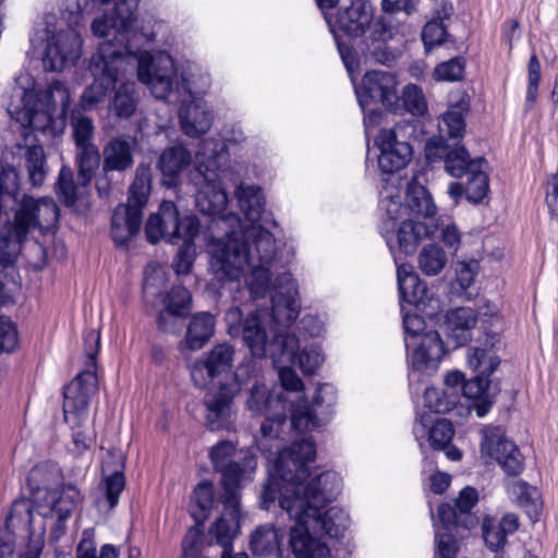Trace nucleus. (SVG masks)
<instances>
[{
	"label": "nucleus",
	"mask_w": 558,
	"mask_h": 558,
	"mask_svg": "<svg viewBox=\"0 0 558 558\" xmlns=\"http://www.w3.org/2000/svg\"><path fill=\"white\" fill-rule=\"evenodd\" d=\"M247 391L246 408L253 414L265 415L255 437L256 446L268 460L277 456L262 492L260 507L269 510L278 499L280 509L295 522L289 533V548L294 558H331L329 547L320 537L339 538L349 526V515L343 509L328 507L340 492L339 475L325 471L311 476L310 463L316 457L312 437H302L282 448L289 408L284 392L269 391L263 381H255Z\"/></svg>",
	"instance_id": "1"
},
{
	"label": "nucleus",
	"mask_w": 558,
	"mask_h": 558,
	"mask_svg": "<svg viewBox=\"0 0 558 558\" xmlns=\"http://www.w3.org/2000/svg\"><path fill=\"white\" fill-rule=\"evenodd\" d=\"M276 240L262 226H251L241 233V238L231 236L219 241L211 251L210 270L213 278L209 286L219 291L227 284L238 282L246 266L252 271L246 284L254 298H263L269 291L271 277L280 274L275 263Z\"/></svg>",
	"instance_id": "2"
},
{
	"label": "nucleus",
	"mask_w": 558,
	"mask_h": 558,
	"mask_svg": "<svg viewBox=\"0 0 558 558\" xmlns=\"http://www.w3.org/2000/svg\"><path fill=\"white\" fill-rule=\"evenodd\" d=\"M70 105V93L60 81H53L46 89L34 90L14 87L7 111L24 128L34 132L54 134L57 120L63 125Z\"/></svg>",
	"instance_id": "3"
},
{
	"label": "nucleus",
	"mask_w": 558,
	"mask_h": 558,
	"mask_svg": "<svg viewBox=\"0 0 558 558\" xmlns=\"http://www.w3.org/2000/svg\"><path fill=\"white\" fill-rule=\"evenodd\" d=\"M198 232V218L194 215L181 217L174 203L170 201L162 202L158 211L149 216L145 226L147 240L153 244L161 239L169 243L183 240L172 262V267L179 276L191 271L195 257L194 239Z\"/></svg>",
	"instance_id": "4"
},
{
	"label": "nucleus",
	"mask_w": 558,
	"mask_h": 558,
	"mask_svg": "<svg viewBox=\"0 0 558 558\" xmlns=\"http://www.w3.org/2000/svg\"><path fill=\"white\" fill-rule=\"evenodd\" d=\"M59 206L50 197H26L14 215V222H5L0 230V264L8 267L22 254L23 241L36 228L50 229L59 220Z\"/></svg>",
	"instance_id": "5"
},
{
	"label": "nucleus",
	"mask_w": 558,
	"mask_h": 558,
	"mask_svg": "<svg viewBox=\"0 0 558 558\" xmlns=\"http://www.w3.org/2000/svg\"><path fill=\"white\" fill-rule=\"evenodd\" d=\"M199 175L204 180V185L196 195V205L199 211L213 216L209 231L213 248H216L219 241H228L229 238L239 236L250 227L243 229L242 221L236 214H225L228 205V195L222 186L223 171L210 168V165H201Z\"/></svg>",
	"instance_id": "6"
},
{
	"label": "nucleus",
	"mask_w": 558,
	"mask_h": 558,
	"mask_svg": "<svg viewBox=\"0 0 558 558\" xmlns=\"http://www.w3.org/2000/svg\"><path fill=\"white\" fill-rule=\"evenodd\" d=\"M242 338L256 359L269 356L275 364L295 360L298 338L274 326L266 308H258L243 319Z\"/></svg>",
	"instance_id": "7"
},
{
	"label": "nucleus",
	"mask_w": 558,
	"mask_h": 558,
	"mask_svg": "<svg viewBox=\"0 0 558 558\" xmlns=\"http://www.w3.org/2000/svg\"><path fill=\"white\" fill-rule=\"evenodd\" d=\"M125 47L116 46L112 41H102L98 50L90 58L88 69L94 81L88 85L82 96L81 106L85 110L93 109L102 102L107 94L114 87L119 76L125 73L131 65L129 57L124 53Z\"/></svg>",
	"instance_id": "8"
},
{
	"label": "nucleus",
	"mask_w": 558,
	"mask_h": 558,
	"mask_svg": "<svg viewBox=\"0 0 558 558\" xmlns=\"http://www.w3.org/2000/svg\"><path fill=\"white\" fill-rule=\"evenodd\" d=\"M86 368L80 372L64 388L63 412L69 424L78 425L86 415L89 400L98 389L96 357L100 348V333L96 329L86 330L83 337Z\"/></svg>",
	"instance_id": "9"
},
{
	"label": "nucleus",
	"mask_w": 558,
	"mask_h": 558,
	"mask_svg": "<svg viewBox=\"0 0 558 558\" xmlns=\"http://www.w3.org/2000/svg\"><path fill=\"white\" fill-rule=\"evenodd\" d=\"M149 192V168L138 166L134 181L129 189L128 202L118 205L111 218V235L117 245H125L140 232L143 209L148 202Z\"/></svg>",
	"instance_id": "10"
},
{
	"label": "nucleus",
	"mask_w": 558,
	"mask_h": 558,
	"mask_svg": "<svg viewBox=\"0 0 558 558\" xmlns=\"http://www.w3.org/2000/svg\"><path fill=\"white\" fill-rule=\"evenodd\" d=\"M381 205L391 220H402L398 231V242L401 252L405 255L415 254L418 248V171H413L405 190V203L400 204L398 196L387 194Z\"/></svg>",
	"instance_id": "11"
},
{
	"label": "nucleus",
	"mask_w": 558,
	"mask_h": 558,
	"mask_svg": "<svg viewBox=\"0 0 558 558\" xmlns=\"http://www.w3.org/2000/svg\"><path fill=\"white\" fill-rule=\"evenodd\" d=\"M411 140H416V125L413 121H399L393 129L380 130L375 143L380 150L378 167L383 172H397L411 161Z\"/></svg>",
	"instance_id": "12"
},
{
	"label": "nucleus",
	"mask_w": 558,
	"mask_h": 558,
	"mask_svg": "<svg viewBox=\"0 0 558 558\" xmlns=\"http://www.w3.org/2000/svg\"><path fill=\"white\" fill-rule=\"evenodd\" d=\"M138 81L148 86L151 94L158 99H166L174 89L183 88L192 94L190 85L178 83L173 59L165 51L155 54L144 53L136 62Z\"/></svg>",
	"instance_id": "13"
},
{
	"label": "nucleus",
	"mask_w": 558,
	"mask_h": 558,
	"mask_svg": "<svg viewBox=\"0 0 558 558\" xmlns=\"http://www.w3.org/2000/svg\"><path fill=\"white\" fill-rule=\"evenodd\" d=\"M214 469L221 473L223 492H239L242 483L250 480L257 462L248 451L238 452L231 441H220L209 452Z\"/></svg>",
	"instance_id": "14"
},
{
	"label": "nucleus",
	"mask_w": 558,
	"mask_h": 558,
	"mask_svg": "<svg viewBox=\"0 0 558 558\" xmlns=\"http://www.w3.org/2000/svg\"><path fill=\"white\" fill-rule=\"evenodd\" d=\"M397 279L405 333V347L410 352L411 369L414 373L418 365V345L410 343L409 337L416 338L418 336V298L416 294L418 276L413 271L412 265L401 264L397 268Z\"/></svg>",
	"instance_id": "15"
},
{
	"label": "nucleus",
	"mask_w": 558,
	"mask_h": 558,
	"mask_svg": "<svg viewBox=\"0 0 558 558\" xmlns=\"http://www.w3.org/2000/svg\"><path fill=\"white\" fill-rule=\"evenodd\" d=\"M71 126L77 148L75 160L78 168L80 182L82 186H88L101 161L98 147L93 143L94 122L86 116L73 112Z\"/></svg>",
	"instance_id": "16"
},
{
	"label": "nucleus",
	"mask_w": 558,
	"mask_h": 558,
	"mask_svg": "<svg viewBox=\"0 0 558 558\" xmlns=\"http://www.w3.org/2000/svg\"><path fill=\"white\" fill-rule=\"evenodd\" d=\"M336 401L335 387L330 384L319 385L312 404L306 399H302L293 407L290 426L298 432L318 427L331 413Z\"/></svg>",
	"instance_id": "17"
},
{
	"label": "nucleus",
	"mask_w": 558,
	"mask_h": 558,
	"mask_svg": "<svg viewBox=\"0 0 558 558\" xmlns=\"http://www.w3.org/2000/svg\"><path fill=\"white\" fill-rule=\"evenodd\" d=\"M481 453L494 458L510 476L524 469V459L518 446L507 438L499 427L486 428L481 440Z\"/></svg>",
	"instance_id": "18"
},
{
	"label": "nucleus",
	"mask_w": 558,
	"mask_h": 558,
	"mask_svg": "<svg viewBox=\"0 0 558 558\" xmlns=\"http://www.w3.org/2000/svg\"><path fill=\"white\" fill-rule=\"evenodd\" d=\"M270 320L274 326L288 327L299 317L301 302L294 280L288 271L277 275L272 283Z\"/></svg>",
	"instance_id": "19"
},
{
	"label": "nucleus",
	"mask_w": 558,
	"mask_h": 558,
	"mask_svg": "<svg viewBox=\"0 0 558 558\" xmlns=\"http://www.w3.org/2000/svg\"><path fill=\"white\" fill-rule=\"evenodd\" d=\"M138 1L140 0H122L116 2L110 13H105L95 19L92 23V32L96 36L105 37L108 36L111 31H114V34L121 37L119 39L114 38L111 41L116 46L122 44L125 47L124 53L129 57V62L133 61L135 58L124 41L126 39V33L135 20V11Z\"/></svg>",
	"instance_id": "20"
},
{
	"label": "nucleus",
	"mask_w": 558,
	"mask_h": 558,
	"mask_svg": "<svg viewBox=\"0 0 558 558\" xmlns=\"http://www.w3.org/2000/svg\"><path fill=\"white\" fill-rule=\"evenodd\" d=\"M238 389L228 383L208 391L204 398L205 421L210 430L230 429L235 421L234 397Z\"/></svg>",
	"instance_id": "21"
},
{
	"label": "nucleus",
	"mask_w": 558,
	"mask_h": 558,
	"mask_svg": "<svg viewBox=\"0 0 558 558\" xmlns=\"http://www.w3.org/2000/svg\"><path fill=\"white\" fill-rule=\"evenodd\" d=\"M82 39L76 31L68 28L52 34L47 39L43 64L47 71H62L73 65L80 57Z\"/></svg>",
	"instance_id": "22"
},
{
	"label": "nucleus",
	"mask_w": 558,
	"mask_h": 558,
	"mask_svg": "<svg viewBox=\"0 0 558 558\" xmlns=\"http://www.w3.org/2000/svg\"><path fill=\"white\" fill-rule=\"evenodd\" d=\"M234 347L228 342L214 345L191 366V377L198 387H205L216 377L228 373L234 361Z\"/></svg>",
	"instance_id": "23"
},
{
	"label": "nucleus",
	"mask_w": 558,
	"mask_h": 558,
	"mask_svg": "<svg viewBox=\"0 0 558 558\" xmlns=\"http://www.w3.org/2000/svg\"><path fill=\"white\" fill-rule=\"evenodd\" d=\"M397 78L391 72L373 70L364 74L362 86L356 89L359 105L362 111L371 102L381 104L389 109L392 104L398 102Z\"/></svg>",
	"instance_id": "24"
},
{
	"label": "nucleus",
	"mask_w": 558,
	"mask_h": 558,
	"mask_svg": "<svg viewBox=\"0 0 558 558\" xmlns=\"http://www.w3.org/2000/svg\"><path fill=\"white\" fill-rule=\"evenodd\" d=\"M478 502V492L472 486L464 487L454 505L441 504L437 508V514L442 526L450 531L451 529L471 530L478 523V518L473 513V508Z\"/></svg>",
	"instance_id": "25"
},
{
	"label": "nucleus",
	"mask_w": 558,
	"mask_h": 558,
	"mask_svg": "<svg viewBox=\"0 0 558 558\" xmlns=\"http://www.w3.org/2000/svg\"><path fill=\"white\" fill-rule=\"evenodd\" d=\"M438 208L432 194L426 187L421 185V228L424 229L425 236H434L440 231L442 242L450 248L457 250L461 242V233L452 223H445L444 216L437 214Z\"/></svg>",
	"instance_id": "26"
},
{
	"label": "nucleus",
	"mask_w": 558,
	"mask_h": 558,
	"mask_svg": "<svg viewBox=\"0 0 558 558\" xmlns=\"http://www.w3.org/2000/svg\"><path fill=\"white\" fill-rule=\"evenodd\" d=\"M393 34V26L384 17L375 20L372 33L360 43V49L365 59L387 66L392 65L397 59V52L387 43Z\"/></svg>",
	"instance_id": "27"
},
{
	"label": "nucleus",
	"mask_w": 558,
	"mask_h": 558,
	"mask_svg": "<svg viewBox=\"0 0 558 558\" xmlns=\"http://www.w3.org/2000/svg\"><path fill=\"white\" fill-rule=\"evenodd\" d=\"M374 11L368 0H350V4L339 10L336 25L347 36L352 38L372 33L374 26Z\"/></svg>",
	"instance_id": "28"
},
{
	"label": "nucleus",
	"mask_w": 558,
	"mask_h": 558,
	"mask_svg": "<svg viewBox=\"0 0 558 558\" xmlns=\"http://www.w3.org/2000/svg\"><path fill=\"white\" fill-rule=\"evenodd\" d=\"M220 501L225 506V511L210 526L209 535L215 537L216 544L220 545L222 550L227 551L231 550L233 538L240 530L239 492H223Z\"/></svg>",
	"instance_id": "29"
},
{
	"label": "nucleus",
	"mask_w": 558,
	"mask_h": 558,
	"mask_svg": "<svg viewBox=\"0 0 558 558\" xmlns=\"http://www.w3.org/2000/svg\"><path fill=\"white\" fill-rule=\"evenodd\" d=\"M213 111L202 100L182 101L179 109L180 125L189 137L207 133L213 123Z\"/></svg>",
	"instance_id": "30"
},
{
	"label": "nucleus",
	"mask_w": 558,
	"mask_h": 558,
	"mask_svg": "<svg viewBox=\"0 0 558 558\" xmlns=\"http://www.w3.org/2000/svg\"><path fill=\"white\" fill-rule=\"evenodd\" d=\"M216 317L209 312H199L192 316L183 340L179 342L182 354L203 349L215 333Z\"/></svg>",
	"instance_id": "31"
},
{
	"label": "nucleus",
	"mask_w": 558,
	"mask_h": 558,
	"mask_svg": "<svg viewBox=\"0 0 558 558\" xmlns=\"http://www.w3.org/2000/svg\"><path fill=\"white\" fill-rule=\"evenodd\" d=\"M124 456L122 452H110L108 459L102 463V490L109 509H113L118 502L120 494L125 487L124 477Z\"/></svg>",
	"instance_id": "32"
},
{
	"label": "nucleus",
	"mask_w": 558,
	"mask_h": 558,
	"mask_svg": "<svg viewBox=\"0 0 558 558\" xmlns=\"http://www.w3.org/2000/svg\"><path fill=\"white\" fill-rule=\"evenodd\" d=\"M134 143L124 136L111 138L102 149V171L105 174L124 172L133 167Z\"/></svg>",
	"instance_id": "33"
},
{
	"label": "nucleus",
	"mask_w": 558,
	"mask_h": 558,
	"mask_svg": "<svg viewBox=\"0 0 558 558\" xmlns=\"http://www.w3.org/2000/svg\"><path fill=\"white\" fill-rule=\"evenodd\" d=\"M519 518L514 513H507L500 520L485 517L482 522V533L486 546L497 551L505 547L509 535L519 529Z\"/></svg>",
	"instance_id": "34"
},
{
	"label": "nucleus",
	"mask_w": 558,
	"mask_h": 558,
	"mask_svg": "<svg viewBox=\"0 0 558 558\" xmlns=\"http://www.w3.org/2000/svg\"><path fill=\"white\" fill-rule=\"evenodd\" d=\"M477 323V313L471 307H457L446 314V331L456 347L468 344Z\"/></svg>",
	"instance_id": "35"
},
{
	"label": "nucleus",
	"mask_w": 558,
	"mask_h": 558,
	"mask_svg": "<svg viewBox=\"0 0 558 558\" xmlns=\"http://www.w3.org/2000/svg\"><path fill=\"white\" fill-rule=\"evenodd\" d=\"M191 160V153L181 144L165 149L157 161V168L165 178L163 182L168 185L173 184Z\"/></svg>",
	"instance_id": "36"
},
{
	"label": "nucleus",
	"mask_w": 558,
	"mask_h": 558,
	"mask_svg": "<svg viewBox=\"0 0 558 558\" xmlns=\"http://www.w3.org/2000/svg\"><path fill=\"white\" fill-rule=\"evenodd\" d=\"M283 531L272 523L258 525L250 536V548L254 555L270 556L280 551Z\"/></svg>",
	"instance_id": "37"
},
{
	"label": "nucleus",
	"mask_w": 558,
	"mask_h": 558,
	"mask_svg": "<svg viewBox=\"0 0 558 558\" xmlns=\"http://www.w3.org/2000/svg\"><path fill=\"white\" fill-rule=\"evenodd\" d=\"M235 196L240 206V209L245 215L246 219L251 222L243 225V229L251 226H258L255 223L264 213L265 199L260 187L256 185H243L241 184L235 190Z\"/></svg>",
	"instance_id": "38"
},
{
	"label": "nucleus",
	"mask_w": 558,
	"mask_h": 558,
	"mask_svg": "<svg viewBox=\"0 0 558 558\" xmlns=\"http://www.w3.org/2000/svg\"><path fill=\"white\" fill-rule=\"evenodd\" d=\"M17 154L24 159L25 168L28 173L29 182L34 186L44 183L48 169L43 146L40 145H17Z\"/></svg>",
	"instance_id": "39"
},
{
	"label": "nucleus",
	"mask_w": 558,
	"mask_h": 558,
	"mask_svg": "<svg viewBox=\"0 0 558 558\" xmlns=\"http://www.w3.org/2000/svg\"><path fill=\"white\" fill-rule=\"evenodd\" d=\"M140 94L134 82L122 83L114 89L109 110L121 120L130 119L136 111Z\"/></svg>",
	"instance_id": "40"
},
{
	"label": "nucleus",
	"mask_w": 558,
	"mask_h": 558,
	"mask_svg": "<svg viewBox=\"0 0 558 558\" xmlns=\"http://www.w3.org/2000/svg\"><path fill=\"white\" fill-rule=\"evenodd\" d=\"M487 161L483 157L471 158L468 149L463 145H454L448 150L445 158V169L453 178H462L472 169L480 166H486Z\"/></svg>",
	"instance_id": "41"
},
{
	"label": "nucleus",
	"mask_w": 558,
	"mask_h": 558,
	"mask_svg": "<svg viewBox=\"0 0 558 558\" xmlns=\"http://www.w3.org/2000/svg\"><path fill=\"white\" fill-rule=\"evenodd\" d=\"M272 365L278 369V378L280 381V388L276 390L284 392V398L289 401L288 412H290V416L292 417L293 407L303 399L301 398V393L304 389V384L291 367V363H272Z\"/></svg>",
	"instance_id": "42"
},
{
	"label": "nucleus",
	"mask_w": 558,
	"mask_h": 558,
	"mask_svg": "<svg viewBox=\"0 0 558 558\" xmlns=\"http://www.w3.org/2000/svg\"><path fill=\"white\" fill-rule=\"evenodd\" d=\"M444 354L445 347L438 331L421 332V369L424 367L429 374L435 372Z\"/></svg>",
	"instance_id": "43"
},
{
	"label": "nucleus",
	"mask_w": 558,
	"mask_h": 558,
	"mask_svg": "<svg viewBox=\"0 0 558 558\" xmlns=\"http://www.w3.org/2000/svg\"><path fill=\"white\" fill-rule=\"evenodd\" d=\"M0 194L3 195L7 202L11 204H15L20 207L21 202L29 197L24 194L21 198L20 196V180L19 173L15 167L8 161V155H4L0 165Z\"/></svg>",
	"instance_id": "44"
},
{
	"label": "nucleus",
	"mask_w": 558,
	"mask_h": 558,
	"mask_svg": "<svg viewBox=\"0 0 558 558\" xmlns=\"http://www.w3.org/2000/svg\"><path fill=\"white\" fill-rule=\"evenodd\" d=\"M511 493L520 507H522L532 521H537L542 508L538 490L527 483L517 481L511 485Z\"/></svg>",
	"instance_id": "45"
},
{
	"label": "nucleus",
	"mask_w": 558,
	"mask_h": 558,
	"mask_svg": "<svg viewBox=\"0 0 558 558\" xmlns=\"http://www.w3.org/2000/svg\"><path fill=\"white\" fill-rule=\"evenodd\" d=\"M214 485L210 481H203L194 488L191 515L197 523L203 524L208 518L214 505Z\"/></svg>",
	"instance_id": "46"
},
{
	"label": "nucleus",
	"mask_w": 558,
	"mask_h": 558,
	"mask_svg": "<svg viewBox=\"0 0 558 558\" xmlns=\"http://www.w3.org/2000/svg\"><path fill=\"white\" fill-rule=\"evenodd\" d=\"M77 181L80 178L77 177ZM81 182L75 183L74 174L70 167L63 166L60 169L58 180L56 182V192L59 199L66 206L72 207L75 205L78 196L80 189H85Z\"/></svg>",
	"instance_id": "47"
},
{
	"label": "nucleus",
	"mask_w": 558,
	"mask_h": 558,
	"mask_svg": "<svg viewBox=\"0 0 558 558\" xmlns=\"http://www.w3.org/2000/svg\"><path fill=\"white\" fill-rule=\"evenodd\" d=\"M389 109L401 116L409 114V118L401 121H413L417 126L418 87L412 83L405 85L401 96H398V102L392 104Z\"/></svg>",
	"instance_id": "48"
},
{
	"label": "nucleus",
	"mask_w": 558,
	"mask_h": 558,
	"mask_svg": "<svg viewBox=\"0 0 558 558\" xmlns=\"http://www.w3.org/2000/svg\"><path fill=\"white\" fill-rule=\"evenodd\" d=\"M469 366L476 371V375H483L487 378L497 369L500 359L486 349L473 348L466 356Z\"/></svg>",
	"instance_id": "49"
},
{
	"label": "nucleus",
	"mask_w": 558,
	"mask_h": 558,
	"mask_svg": "<svg viewBox=\"0 0 558 558\" xmlns=\"http://www.w3.org/2000/svg\"><path fill=\"white\" fill-rule=\"evenodd\" d=\"M484 167H476L466 173L470 177L465 186V195L470 203L478 204L487 196L489 182Z\"/></svg>",
	"instance_id": "50"
},
{
	"label": "nucleus",
	"mask_w": 558,
	"mask_h": 558,
	"mask_svg": "<svg viewBox=\"0 0 558 558\" xmlns=\"http://www.w3.org/2000/svg\"><path fill=\"white\" fill-rule=\"evenodd\" d=\"M468 109V104L461 102L453 106L442 118L440 132L447 134L451 140L461 138L465 131V122L463 118V110Z\"/></svg>",
	"instance_id": "51"
},
{
	"label": "nucleus",
	"mask_w": 558,
	"mask_h": 558,
	"mask_svg": "<svg viewBox=\"0 0 558 558\" xmlns=\"http://www.w3.org/2000/svg\"><path fill=\"white\" fill-rule=\"evenodd\" d=\"M446 264L447 255L439 245H425L421 251V272L427 276L438 275Z\"/></svg>",
	"instance_id": "52"
},
{
	"label": "nucleus",
	"mask_w": 558,
	"mask_h": 558,
	"mask_svg": "<svg viewBox=\"0 0 558 558\" xmlns=\"http://www.w3.org/2000/svg\"><path fill=\"white\" fill-rule=\"evenodd\" d=\"M82 500L83 497L74 485H64L59 498L53 504L52 511L61 519H69Z\"/></svg>",
	"instance_id": "53"
},
{
	"label": "nucleus",
	"mask_w": 558,
	"mask_h": 558,
	"mask_svg": "<svg viewBox=\"0 0 558 558\" xmlns=\"http://www.w3.org/2000/svg\"><path fill=\"white\" fill-rule=\"evenodd\" d=\"M300 341L295 349V360L291 361L292 365H298L304 374H313L323 363L324 356L316 347L303 348L300 352Z\"/></svg>",
	"instance_id": "54"
},
{
	"label": "nucleus",
	"mask_w": 558,
	"mask_h": 558,
	"mask_svg": "<svg viewBox=\"0 0 558 558\" xmlns=\"http://www.w3.org/2000/svg\"><path fill=\"white\" fill-rule=\"evenodd\" d=\"M165 307L177 314H187L192 310V294L183 286H174L165 296Z\"/></svg>",
	"instance_id": "55"
},
{
	"label": "nucleus",
	"mask_w": 558,
	"mask_h": 558,
	"mask_svg": "<svg viewBox=\"0 0 558 558\" xmlns=\"http://www.w3.org/2000/svg\"><path fill=\"white\" fill-rule=\"evenodd\" d=\"M453 435L451 422L445 418L437 420L428 432V441L434 449L444 450L451 444Z\"/></svg>",
	"instance_id": "56"
},
{
	"label": "nucleus",
	"mask_w": 558,
	"mask_h": 558,
	"mask_svg": "<svg viewBox=\"0 0 558 558\" xmlns=\"http://www.w3.org/2000/svg\"><path fill=\"white\" fill-rule=\"evenodd\" d=\"M464 70V59L456 57L438 64L434 70V77L436 81L458 82L463 78Z\"/></svg>",
	"instance_id": "57"
},
{
	"label": "nucleus",
	"mask_w": 558,
	"mask_h": 558,
	"mask_svg": "<svg viewBox=\"0 0 558 558\" xmlns=\"http://www.w3.org/2000/svg\"><path fill=\"white\" fill-rule=\"evenodd\" d=\"M262 383V379L256 367V363L252 360L241 363L234 372L233 385L238 392L240 390H250V387L254 386V383Z\"/></svg>",
	"instance_id": "58"
},
{
	"label": "nucleus",
	"mask_w": 558,
	"mask_h": 558,
	"mask_svg": "<svg viewBox=\"0 0 558 558\" xmlns=\"http://www.w3.org/2000/svg\"><path fill=\"white\" fill-rule=\"evenodd\" d=\"M446 36L447 29L440 16L427 22L421 32V39L426 52H428L433 46L441 45L445 41Z\"/></svg>",
	"instance_id": "59"
},
{
	"label": "nucleus",
	"mask_w": 558,
	"mask_h": 558,
	"mask_svg": "<svg viewBox=\"0 0 558 558\" xmlns=\"http://www.w3.org/2000/svg\"><path fill=\"white\" fill-rule=\"evenodd\" d=\"M22 255L29 266L40 270L47 265L46 247L37 240L23 241Z\"/></svg>",
	"instance_id": "60"
},
{
	"label": "nucleus",
	"mask_w": 558,
	"mask_h": 558,
	"mask_svg": "<svg viewBox=\"0 0 558 558\" xmlns=\"http://www.w3.org/2000/svg\"><path fill=\"white\" fill-rule=\"evenodd\" d=\"M424 404L430 412L444 413L452 408L454 401L445 391L429 387L424 392Z\"/></svg>",
	"instance_id": "61"
},
{
	"label": "nucleus",
	"mask_w": 558,
	"mask_h": 558,
	"mask_svg": "<svg viewBox=\"0 0 558 558\" xmlns=\"http://www.w3.org/2000/svg\"><path fill=\"white\" fill-rule=\"evenodd\" d=\"M17 344V331L8 316H0V352H11Z\"/></svg>",
	"instance_id": "62"
},
{
	"label": "nucleus",
	"mask_w": 558,
	"mask_h": 558,
	"mask_svg": "<svg viewBox=\"0 0 558 558\" xmlns=\"http://www.w3.org/2000/svg\"><path fill=\"white\" fill-rule=\"evenodd\" d=\"M459 551V542L449 532L436 534V554L440 558H454Z\"/></svg>",
	"instance_id": "63"
},
{
	"label": "nucleus",
	"mask_w": 558,
	"mask_h": 558,
	"mask_svg": "<svg viewBox=\"0 0 558 558\" xmlns=\"http://www.w3.org/2000/svg\"><path fill=\"white\" fill-rule=\"evenodd\" d=\"M450 149L451 146L442 138V136L427 141L424 148L426 162L433 163L441 160L445 161L446 155Z\"/></svg>",
	"instance_id": "64"
}]
</instances>
